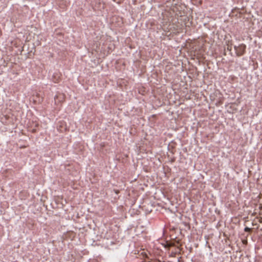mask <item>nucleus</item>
Listing matches in <instances>:
<instances>
[{
	"instance_id": "f257e3e1",
	"label": "nucleus",
	"mask_w": 262,
	"mask_h": 262,
	"mask_svg": "<svg viewBox=\"0 0 262 262\" xmlns=\"http://www.w3.org/2000/svg\"><path fill=\"white\" fill-rule=\"evenodd\" d=\"M234 49L235 50L236 55L239 57L245 53L246 46L242 43L238 46H234Z\"/></svg>"
},
{
	"instance_id": "f03ea898",
	"label": "nucleus",
	"mask_w": 262,
	"mask_h": 262,
	"mask_svg": "<svg viewBox=\"0 0 262 262\" xmlns=\"http://www.w3.org/2000/svg\"><path fill=\"white\" fill-rule=\"evenodd\" d=\"M232 43L230 42L229 41H228V43H227V50L231 52L232 50Z\"/></svg>"
},
{
	"instance_id": "7ed1b4c3",
	"label": "nucleus",
	"mask_w": 262,
	"mask_h": 262,
	"mask_svg": "<svg viewBox=\"0 0 262 262\" xmlns=\"http://www.w3.org/2000/svg\"><path fill=\"white\" fill-rule=\"evenodd\" d=\"M244 231L247 232H250L252 231V229L248 227H246L244 229Z\"/></svg>"
},
{
	"instance_id": "20e7f679",
	"label": "nucleus",
	"mask_w": 262,
	"mask_h": 262,
	"mask_svg": "<svg viewBox=\"0 0 262 262\" xmlns=\"http://www.w3.org/2000/svg\"><path fill=\"white\" fill-rule=\"evenodd\" d=\"M57 97H57V96H56L54 97L55 100H56V98H57Z\"/></svg>"
}]
</instances>
